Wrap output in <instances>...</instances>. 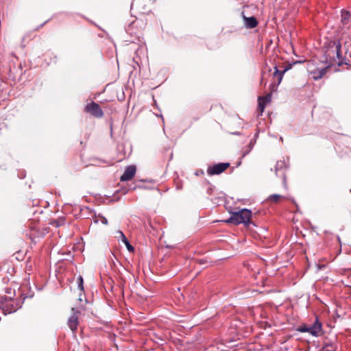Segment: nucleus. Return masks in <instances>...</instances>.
<instances>
[{"instance_id": "f257e3e1", "label": "nucleus", "mask_w": 351, "mask_h": 351, "mask_svg": "<svg viewBox=\"0 0 351 351\" xmlns=\"http://www.w3.org/2000/svg\"><path fill=\"white\" fill-rule=\"evenodd\" d=\"M341 45L339 41L329 43L324 52V60H322L326 66H328V68L335 64L340 66L343 63L341 55Z\"/></svg>"}, {"instance_id": "f03ea898", "label": "nucleus", "mask_w": 351, "mask_h": 351, "mask_svg": "<svg viewBox=\"0 0 351 351\" xmlns=\"http://www.w3.org/2000/svg\"><path fill=\"white\" fill-rule=\"evenodd\" d=\"M252 218L251 210L243 208L239 211L233 213L227 222L232 223L234 224L245 223L247 224L250 222Z\"/></svg>"}, {"instance_id": "7ed1b4c3", "label": "nucleus", "mask_w": 351, "mask_h": 351, "mask_svg": "<svg viewBox=\"0 0 351 351\" xmlns=\"http://www.w3.org/2000/svg\"><path fill=\"white\" fill-rule=\"evenodd\" d=\"M328 66L317 67L314 61H310L307 64V70L315 80L321 79L326 73Z\"/></svg>"}, {"instance_id": "20e7f679", "label": "nucleus", "mask_w": 351, "mask_h": 351, "mask_svg": "<svg viewBox=\"0 0 351 351\" xmlns=\"http://www.w3.org/2000/svg\"><path fill=\"white\" fill-rule=\"evenodd\" d=\"M84 110L97 118H101L104 115V112L100 106L94 101L87 104L84 108Z\"/></svg>"}, {"instance_id": "39448f33", "label": "nucleus", "mask_w": 351, "mask_h": 351, "mask_svg": "<svg viewBox=\"0 0 351 351\" xmlns=\"http://www.w3.org/2000/svg\"><path fill=\"white\" fill-rule=\"evenodd\" d=\"M228 162H220L213 166L208 167L207 173L210 176L218 175L223 172L228 167Z\"/></svg>"}, {"instance_id": "423d86ee", "label": "nucleus", "mask_w": 351, "mask_h": 351, "mask_svg": "<svg viewBox=\"0 0 351 351\" xmlns=\"http://www.w3.org/2000/svg\"><path fill=\"white\" fill-rule=\"evenodd\" d=\"M72 315L68 319V326L70 329L75 332L78 326V315L80 312L75 308H72Z\"/></svg>"}, {"instance_id": "0eeeda50", "label": "nucleus", "mask_w": 351, "mask_h": 351, "mask_svg": "<svg viewBox=\"0 0 351 351\" xmlns=\"http://www.w3.org/2000/svg\"><path fill=\"white\" fill-rule=\"evenodd\" d=\"M287 70H288V68L285 69L283 71H279L276 66H274V71L272 74L273 81L271 83V86L273 87H276L280 84V82L282 80L283 75Z\"/></svg>"}, {"instance_id": "6e6552de", "label": "nucleus", "mask_w": 351, "mask_h": 351, "mask_svg": "<svg viewBox=\"0 0 351 351\" xmlns=\"http://www.w3.org/2000/svg\"><path fill=\"white\" fill-rule=\"evenodd\" d=\"M287 168V165L285 160L277 161L275 167V172L277 176H282L283 178L284 184H285V172Z\"/></svg>"}, {"instance_id": "1a4fd4ad", "label": "nucleus", "mask_w": 351, "mask_h": 351, "mask_svg": "<svg viewBox=\"0 0 351 351\" xmlns=\"http://www.w3.org/2000/svg\"><path fill=\"white\" fill-rule=\"evenodd\" d=\"M136 173L135 166L131 165L125 168L124 173L121 176V181H128L132 179Z\"/></svg>"}, {"instance_id": "9d476101", "label": "nucleus", "mask_w": 351, "mask_h": 351, "mask_svg": "<svg viewBox=\"0 0 351 351\" xmlns=\"http://www.w3.org/2000/svg\"><path fill=\"white\" fill-rule=\"evenodd\" d=\"M308 333H310L313 336L317 337V336H319V334L321 332L322 324L319 322L318 319L316 318L314 323L311 326H308Z\"/></svg>"}, {"instance_id": "9b49d317", "label": "nucleus", "mask_w": 351, "mask_h": 351, "mask_svg": "<svg viewBox=\"0 0 351 351\" xmlns=\"http://www.w3.org/2000/svg\"><path fill=\"white\" fill-rule=\"evenodd\" d=\"M270 100H271L270 95H267L265 97H260L258 98V110H259L261 114L264 111L266 104L268 102H269Z\"/></svg>"}, {"instance_id": "f8f14e48", "label": "nucleus", "mask_w": 351, "mask_h": 351, "mask_svg": "<svg viewBox=\"0 0 351 351\" xmlns=\"http://www.w3.org/2000/svg\"><path fill=\"white\" fill-rule=\"evenodd\" d=\"M245 25L248 28H254L258 25V21L256 19L254 16L251 17H245Z\"/></svg>"}, {"instance_id": "ddd939ff", "label": "nucleus", "mask_w": 351, "mask_h": 351, "mask_svg": "<svg viewBox=\"0 0 351 351\" xmlns=\"http://www.w3.org/2000/svg\"><path fill=\"white\" fill-rule=\"evenodd\" d=\"M285 197L284 196H282L278 194H273L268 197V200L274 202V203H278L280 202L281 199H285Z\"/></svg>"}, {"instance_id": "4468645a", "label": "nucleus", "mask_w": 351, "mask_h": 351, "mask_svg": "<svg viewBox=\"0 0 351 351\" xmlns=\"http://www.w3.org/2000/svg\"><path fill=\"white\" fill-rule=\"evenodd\" d=\"M93 220H94V222L95 223H97L99 222V221H101V222L105 225H107L108 224V220L107 219L104 217L103 215H95V217H93Z\"/></svg>"}, {"instance_id": "2eb2a0df", "label": "nucleus", "mask_w": 351, "mask_h": 351, "mask_svg": "<svg viewBox=\"0 0 351 351\" xmlns=\"http://www.w3.org/2000/svg\"><path fill=\"white\" fill-rule=\"evenodd\" d=\"M337 346L334 343H326L323 347V351H336Z\"/></svg>"}, {"instance_id": "dca6fc26", "label": "nucleus", "mask_w": 351, "mask_h": 351, "mask_svg": "<svg viewBox=\"0 0 351 351\" xmlns=\"http://www.w3.org/2000/svg\"><path fill=\"white\" fill-rule=\"evenodd\" d=\"M117 234H118L117 236V238L119 239V240H121V241H126V237L125 236V234H123V232L121 231V230H118L117 232Z\"/></svg>"}, {"instance_id": "f3484780", "label": "nucleus", "mask_w": 351, "mask_h": 351, "mask_svg": "<svg viewBox=\"0 0 351 351\" xmlns=\"http://www.w3.org/2000/svg\"><path fill=\"white\" fill-rule=\"evenodd\" d=\"M77 283H78V287L80 288V289L81 291H83L84 290L83 278L81 276H80L79 278H77Z\"/></svg>"}, {"instance_id": "a211bd4d", "label": "nucleus", "mask_w": 351, "mask_h": 351, "mask_svg": "<svg viewBox=\"0 0 351 351\" xmlns=\"http://www.w3.org/2000/svg\"><path fill=\"white\" fill-rule=\"evenodd\" d=\"M298 330L300 332H308V326L303 325L298 328Z\"/></svg>"}, {"instance_id": "6ab92c4d", "label": "nucleus", "mask_w": 351, "mask_h": 351, "mask_svg": "<svg viewBox=\"0 0 351 351\" xmlns=\"http://www.w3.org/2000/svg\"><path fill=\"white\" fill-rule=\"evenodd\" d=\"M123 243L125 245L127 249L129 251L132 252L134 250V247L130 245V243H129L128 239H126V241H123Z\"/></svg>"}, {"instance_id": "aec40b11", "label": "nucleus", "mask_w": 351, "mask_h": 351, "mask_svg": "<svg viewBox=\"0 0 351 351\" xmlns=\"http://www.w3.org/2000/svg\"><path fill=\"white\" fill-rule=\"evenodd\" d=\"M79 300H80V301H82V298H81V297H80Z\"/></svg>"}, {"instance_id": "412c9836", "label": "nucleus", "mask_w": 351, "mask_h": 351, "mask_svg": "<svg viewBox=\"0 0 351 351\" xmlns=\"http://www.w3.org/2000/svg\"><path fill=\"white\" fill-rule=\"evenodd\" d=\"M350 58H351V55H350Z\"/></svg>"}]
</instances>
